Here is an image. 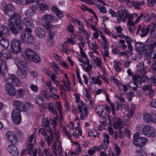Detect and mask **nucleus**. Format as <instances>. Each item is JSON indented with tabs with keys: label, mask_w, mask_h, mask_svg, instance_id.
<instances>
[{
	"label": "nucleus",
	"mask_w": 156,
	"mask_h": 156,
	"mask_svg": "<svg viewBox=\"0 0 156 156\" xmlns=\"http://www.w3.org/2000/svg\"><path fill=\"white\" fill-rule=\"evenodd\" d=\"M145 48H146V52L145 53V55L149 56V55L154 53V51L156 48V42H154L152 44H150L145 45Z\"/></svg>",
	"instance_id": "obj_8"
},
{
	"label": "nucleus",
	"mask_w": 156,
	"mask_h": 156,
	"mask_svg": "<svg viewBox=\"0 0 156 156\" xmlns=\"http://www.w3.org/2000/svg\"><path fill=\"white\" fill-rule=\"evenodd\" d=\"M109 44L108 42H104V44H102V47L104 49H108L109 48Z\"/></svg>",
	"instance_id": "obj_55"
},
{
	"label": "nucleus",
	"mask_w": 156,
	"mask_h": 156,
	"mask_svg": "<svg viewBox=\"0 0 156 156\" xmlns=\"http://www.w3.org/2000/svg\"><path fill=\"white\" fill-rule=\"evenodd\" d=\"M51 28H46L49 34V38L50 40H52L53 37L54 35L52 33L51 30Z\"/></svg>",
	"instance_id": "obj_42"
},
{
	"label": "nucleus",
	"mask_w": 156,
	"mask_h": 156,
	"mask_svg": "<svg viewBox=\"0 0 156 156\" xmlns=\"http://www.w3.org/2000/svg\"><path fill=\"white\" fill-rule=\"evenodd\" d=\"M52 9L53 12L55 14L58 18H60L63 16V13L62 12L55 6H52Z\"/></svg>",
	"instance_id": "obj_23"
},
{
	"label": "nucleus",
	"mask_w": 156,
	"mask_h": 156,
	"mask_svg": "<svg viewBox=\"0 0 156 156\" xmlns=\"http://www.w3.org/2000/svg\"><path fill=\"white\" fill-rule=\"evenodd\" d=\"M54 19V17L51 15L45 14L42 16L41 20L46 24V28H48L53 27V26L50 23L53 21Z\"/></svg>",
	"instance_id": "obj_6"
},
{
	"label": "nucleus",
	"mask_w": 156,
	"mask_h": 156,
	"mask_svg": "<svg viewBox=\"0 0 156 156\" xmlns=\"http://www.w3.org/2000/svg\"><path fill=\"white\" fill-rule=\"evenodd\" d=\"M143 119L144 121L147 122H149L152 120V116L147 113H144L143 115Z\"/></svg>",
	"instance_id": "obj_27"
},
{
	"label": "nucleus",
	"mask_w": 156,
	"mask_h": 156,
	"mask_svg": "<svg viewBox=\"0 0 156 156\" xmlns=\"http://www.w3.org/2000/svg\"><path fill=\"white\" fill-rule=\"evenodd\" d=\"M34 32L35 34L37 37L40 38H43L45 35V31L41 27L36 28Z\"/></svg>",
	"instance_id": "obj_12"
},
{
	"label": "nucleus",
	"mask_w": 156,
	"mask_h": 156,
	"mask_svg": "<svg viewBox=\"0 0 156 156\" xmlns=\"http://www.w3.org/2000/svg\"><path fill=\"white\" fill-rule=\"evenodd\" d=\"M17 74L18 76H20L22 78H25L27 77V74L26 68L18 69Z\"/></svg>",
	"instance_id": "obj_20"
},
{
	"label": "nucleus",
	"mask_w": 156,
	"mask_h": 156,
	"mask_svg": "<svg viewBox=\"0 0 156 156\" xmlns=\"http://www.w3.org/2000/svg\"><path fill=\"white\" fill-rule=\"evenodd\" d=\"M80 105H77V107L78 108V109L79 111V112L80 113H83V107H85V108H87L86 106L85 105L84 102L82 101H81L80 102Z\"/></svg>",
	"instance_id": "obj_34"
},
{
	"label": "nucleus",
	"mask_w": 156,
	"mask_h": 156,
	"mask_svg": "<svg viewBox=\"0 0 156 156\" xmlns=\"http://www.w3.org/2000/svg\"><path fill=\"white\" fill-rule=\"evenodd\" d=\"M95 111L101 117H104L106 115V113L104 111L102 106H97L96 108Z\"/></svg>",
	"instance_id": "obj_19"
},
{
	"label": "nucleus",
	"mask_w": 156,
	"mask_h": 156,
	"mask_svg": "<svg viewBox=\"0 0 156 156\" xmlns=\"http://www.w3.org/2000/svg\"><path fill=\"white\" fill-rule=\"evenodd\" d=\"M148 5L149 7L153 6L155 3V0H147Z\"/></svg>",
	"instance_id": "obj_41"
},
{
	"label": "nucleus",
	"mask_w": 156,
	"mask_h": 156,
	"mask_svg": "<svg viewBox=\"0 0 156 156\" xmlns=\"http://www.w3.org/2000/svg\"><path fill=\"white\" fill-rule=\"evenodd\" d=\"M125 134L129 138L130 135V131L127 128H126L124 130Z\"/></svg>",
	"instance_id": "obj_48"
},
{
	"label": "nucleus",
	"mask_w": 156,
	"mask_h": 156,
	"mask_svg": "<svg viewBox=\"0 0 156 156\" xmlns=\"http://www.w3.org/2000/svg\"><path fill=\"white\" fill-rule=\"evenodd\" d=\"M0 44L2 46L5 48H7L9 47V42L7 39L3 38L1 40Z\"/></svg>",
	"instance_id": "obj_24"
},
{
	"label": "nucleus",
	"mask_w": 156,
	"mask_h": 156,
	"mask_svg": "<svg viewBox=\"0 0 156 156\" xmlns=\"http://www.w3.org/2000/svg\"><path fill=\"white\" fill-rule=\"evenodd\" d=\"M20 37V41L22 43L32 44L35 42L33 36L26 31H23L21 33Z\"/></svg>",
	"instance_id": "obj_2"
},
{
	"label": "nucleus",
	"mask_w": 156,
	"mask_h": 156,
	"mask_svg": "<svg viewBox=\"0 0 156 156\" xmlns=\"http://www.w3.org/2000/svg\"><path fill=\"white\" fill-rule=\"evenodd\" d=\"M141 132L142 134L147 137H154L156 136V130L148 126L142 125Z\"/></svg>",
	"instance_id": "obj_3"
},
{
	"label": "nucleus",
	"mask_w": 156,
	"mask_h": 156,
	"mask_svg": "<svg viewBox=\"0 0 156 156\" xmlns=\"http://www.w3.org/2000/svg\"><path fill=\"white\" fill-rule=\"evenodd\" d=\"M133 142L136 146L140 147L144 145L147 142V140L146 138L141 137L138 139H134Z\"/></svg>",
	"instance_id": "obj_9"
},
{
	"label": "nucleus",
	"mask_w": 156,
	"mask_h": 156,
	"mask_svg": "<svg viewBox=\"0 0 156 156\" xmlns=\"http://www.w3.org/2000/svg\"><path fill=\"white\" fill-rule=\"evenodd\" d=\"M151 87L150 85H145L142 87V90L144 92H148L151 89Z\"/></svg>",
	"instance_id": "obj_39"
},
{
	"label": "nucleus",
	"mask_w": 156,
	"mask_h": 156,
	"mask_svg": "<svg viewBox=\"0 0 156 156\" xmlns=\"http://www.w3.org/2000/svg\"><path fill=\"white\" fill-rule=\"evenodd\" d=\"M92 83L94 84H98L99 85H101L102 83V82L100 80V78H96L94 77H93L92 78Z\"/></svg>",
	"instance_id": "obj_35"
},
{
	"label": "nucleus",
	"mask_w": 156,
	"mask_h": 156,
	"mask_svg": "<svg viewBox=\"0 0 156 156\" xmlns=\"http://www.w3.org/2000/svg\"><path fill=\"white\" fill-rule=\"evenodd\" d=\"M26 63L24 61H19L17 63V66L18 67V69H24L26 68Z\"/></svg>",
	"instance_id": "obj_29"
},
{
	"label": "nucleus",
	"mask_w": 156,
	"mask_h": 156,
	"mask_svg": "<svg viewBox=\"0 0 156 156\" xmlns=\"http://www.w3.org/2000/svg\"><path fill=\"white\" fill-rule=\"evenodd\" d=\"M9 79L12 81L13 85L16 86H20L21 83L17 77L15 75L10 74L9 75Z\"/></svg>",
	"instance_id": "obj_17"
},
{
	"label": "nucleus",
	"mask_w": 156,
	"mask_h": 156,
	"mask_svg": "<svg viewBox=\"0 0 156 156\" xmlns=\"http://www.w3.org/2000/svg\"><path fill=\"white\" fill-rule=\"evenodd\" d=\"M114 62H115V65L114 66V68L116 69L117 72H120V69L118 65L117 64H116L117 62L115 60H114Z\"/></svg>",
	"instance_id": "obj_56"
},
{
	"label": "nucleus",
	"mask_w": 156,
	"mask_h": 156,
	"mask_svg": "<svg viewBox=\"0 0 156 156\" xmlns=\"http://www.w3.org/2000/svg\"><path fill=\"white\" fill-rule=\"evenodd\" d=\"M12 104L15 107L14 109H19L23 112L27 111V108L21 101L18 100H14L13 101Z\"/></svg>",
	"instance_id": "obj_7"
},
{
	"label": "nucleus",
	"mask_w": 156,
	"mask_h": 156,
	"mask_svg": "<svg viewBox=\"0 0 156 156\" xmlns=\"http://www.w3.org/2000/svg\"><path fill=\"white\" fill-rule=\"evenodd\" d=\"M119 42L121 44L122 48L124 50L126 48V44H125V41L122 40H120Z\"/></svg>",
	"instance_id": "obj_50"
},
{
	"label": "nucleus",
	"mask_w": 156,
	"mask_h": 156,
	"mask_svg": "<svg viewBox=\"0 0 156 156\" xmlns=\"http://www.w3.org/2000/svg\"><path fill=\"white\" fill-rule=\"evenodd\" d=\"M15 11V7L12 5L9 4L5 6L4 8V12L7 15L10 16L12 12H14Z\"/></svg>",
	"instance_id": "obj_15"
},
{
	"label": "nucleus",
	"mask_w": 156,
	"mask_h": 156,
	"mask_svg": "<svg viewBox=\"0 0 156 156\" xmlns=\"http://www.w3.org/2000/svg\"><path fill=\"white\" fill-rule=\"evenodd\" d=\"M149 30L150 28L149 27H146V26H144L141 29L142 34H140V36L142 37H145L148 34Z\"/></svg>",
	"instance_id": "obj_21"
},
{
	"label": "nucleus",
	"mask_w": 156,
	"mask_h": 156,
	"mask_svg": "<svg viewBox=\"0 0 156 156\" xmlns=\"http://www.w3.org/2000/svg\"><path fill=\"white\" fill-rule=\"evenodd\" d=\"M35 53L31 49L29 48H27L25 51V54L28 59L30 60L32 58V57Z\"/></svg>",
	"instance_id": "obj_22"
},
{
	"label": "nucleus",
	"mask_w": 156,
	"mask_h": 156,
	"mask_svg": "<svg viewBox=\"0 0 156 156\" xmlns=\"http://www.w3.org/2000/svg\"><path fill=\"white\" fill-rule=\"evenodd\" d=\"M22 111L20 110L13 109L11 114V117L12 119L13 122L15 124H20L21 121V117L20 112Z\"/></svg>",
	"instance_id": "obj_4"
},
{
	"label": "nucleus",
	"mask_w": 156,
	"mask_h": 156,
	"mask_svg": "<svg viewBox=\"0 0 156 156\" xmlns=\"http://www.w3.org/2000/svg\"><path fill=\"white\" fill-rule=\"evenodd\" d=\"M9 21V27L14 34H17L22 30V19L19 14L14 13Z\"/></svg>",
	"instance_id": "obj_1"
},
{
	"label": "nucleus",
	"mask_w": 156,
	"mask_h": 156,
	"mask_svg": "<svg viewBox=\"0 0 156 156\" xmlns=\"http://www.w3.org/2000/svg\"><path fill=\"white\" fill-rule=\"evenodd\" d=\"M132 3L134 5V6L137 9L139 8V6L141 5V4L139 2L133 1L132 2Z\"/></svg>",
	"instance_id": "obj_52"
},
{
	"label": "nucleus",
	"mask_w": 156,
	"mask_h": 156,
	"mask_svg": "<svg viewBox=\"0 0 156 156\" xmlns=\"http://www.w3.org/2000/svg\"><path fill=\"white\" fill-rule=\"evenodd\" d=\"M2 55L6 59H8L12 57L11 52L9 51H6L2 54Z\"/></svg>",
	"instance_id": "obj_38"
},
{
	"label": "nucleus",
	"mask_w": 156,
	"mask_h": 156,
	"mask_svg": "<svg viewBox=\"0 0 156 156\" xmlns=\"http://www.w3.org/2000/svg\"><path fill=\"white\" fill-rule=\"evenodd\" d=\"M127 12V10H126L124 6L121 5L118 8V11L117 12L118 13L123 14H125Z\"/></svg>",
	"instance_id": "obj_30"
},
{
	"label": "nucleus",
	"mask_w": 156,
	"mask_h": 156,
	"mask_svg": "<svg viewBox=\"0 0 156 156\" xmlns=\"http://www.w3.org/2000/svg\"><path fill=\"white\" fill-rule=\"evenodd\" d=\"M111 80L112 82H114L116 84H118L119 83V81L117 79H116L113 76H112L111 77Z\"/></svg>",
	"instance_id": "obj_59"
},
{
	"label": "nucleus",
	"mask_w": 156,
	"mask_h": 156,
	"mask_svg": "<svg viewBox=\"0 0 156 156\" xmlns=\"http://www.w3.org/2000/svg\"><path fill=\"white\" fill-rule=\"evenodd\" d=\"M43 102V99L40 96H37L36 98V102L37 104L38 105L42 107L43 105L42 104Z\"/></svg>",
	"instance_id": "obj_33"
},
{
	"label": "nucleus",
	"mask_w": 156,
	"mask_h": 156,
	"mask_svg": "<svg viewBox=\"0 0 156 156\" xmlns=\"http://www.w3.org/2000/svg\"><path fill=\"white\" fill-rule=\"evenodd\" d=\"M20 44V41L17 39L12 40L10 43L11 51L15 53H19L21 50Z\"/></svg>",
	"instance_id": "obj_5"
},
{
	"label": "nucleus",
	"mask_w": 156,
	"mask_h": 156,
	"mask_svg": "<svg viewBox=\"0 0 156 156\" xmlns=\"http://www.w3.org/2000/svg\"><path fill=\"white\" fill-rule=\"evenodd\" d=\"M50 90V93L51 94H55L57 91V89L56 88L51 87V88L49 89Z\"/></svg>",
	"instance_id": "obj_62"
},
{
	"label": "nucleus",
	"mask_w": 156,
	"mask_h": 156,
	"mask_svg": "<svg viewBox=\"0 0 156 156\" xmlns=\"http://www.w3.org/2000/svg\"><path fill=\"white\" fill-rule=\"evenodd\" d=\"M2 69L3 71L6 70L7 69V66L5 62L0 59V75L3 77H5L6 74L3 71H2Z\"/></svg>",
	"instance_id": "obj_16"
},
{
	"label": "nucleus",
	"mask_w": 156,
	"mask_h": 156,
	"mask_svg": "<svg viewBox=\"0 0 156 156\" xmlns=\"http://www.w3.org/2000/svg\"><path fill=\"white\" fill-rule=\"evenodd\" d=\"M5 136L7 140L11 143H16L18 140V138L15 133L11 131H7Z\"/></svg>",
	"instance_id": "obj_10"
},
{
	"label": "nucleus",
	"mask_w": 156,
	"mask_h": 156,
	"mask_svg": "<svg viewBox=\"0 0 156 156\" xmlns=\"http://www.w3.org/2000/svg\"><path fill=\"white\" fill-rule=\"evenodd\" d=\"M5 89L7 93L10 96H14L15 95L16 92L15 89L11 84L7 83L6 84Z\"/></svg>",
	"instance_id": "obj_11"
},
{
	"label": "nucleus",
	"mask_w": 156,
	"mask_h": 156,
	"mask_svg": "<svg viewBox=\"0 0 156 156\" xmlns=\"http://www.w3.org/2000/svg\"><path fill=\"white\" fill-rule=\"evenodd\" d=\"M36 136V135L35 134H33L30 135L28 139V142H29V144H31V142L33 141V139Z\"/></svg>",
	"instance_id": "obj_47"
},
{
	"label": "nucleus",
	"mask_w": 156,
	"mask_h": 156,
	"mask_svg": "<svg viewBox=\"0 0 156 156\" xmlns=\"http://www.w3.org/2000/svg\"><path fill=\"white\" fill-rule=\"evenodd\" d=\"M145 45L142 42H137L135 44V50L138 52L145 53L146 52Z\"/></svg>",
	"instance_id": "obj_13"
},
{
	"label": "nucleus",
	"mask_w": 156,
	"mask_h": 156,
	"mask_svg": "<svg viewBox=\"0 0 156 156\" xmlns=\"http://www.w3.org/2000/svg\"><path fill=\"white\" fill-rule=\"evenodd\" d=\"M150 98L152 97L154 95V90L152 89L148 91V93L146 94Z\"/></svg>",
	"instance_id": "obj_46"
},
{
	"label": "nucleus",
	"mask_w": 156,
	"mask_h": 156,
	"mask_svg": "<svg viewBox=\"0 0 156 156\" xmlns=\"http://www.w3.org/2000/svg\"><path fill=\"white\" fill-rule=\"evenodd\" d=\"M51 80L54 82L57 81V80L58 79L57 77L54 74H52L51 76Z\"/></svg>",
	"instance_id": "obj_63"
},
{
	"label": "nucleus",
	"mask_w": 156,
	"mask_h": 156,
	"mask_svg": "<svg viewBox=\"0 0 156 156\" xmlns=\"http://www.w3.org/2000/svg\"><path fill=\"white\" fill-rule=\"evenodd\" d=\"M118 131L119 132V137L121 139L123 136V134L122 129L121 128H119L118 129Z\"/></svg>",
	"instance_id": "obj_64"
},
{
	"label": "nucleus",
	"mask_w": 156,
	"mask_h": 156,
	"mask_svg": "<svg viewBox=\"0 0 156 156\" xmlns=\"http://www.w3.org/2000/svg\"><path fill=\"white\" fill-rule=\"evenodd\" d=\"M122 121L120 119H118L117 121L115 122L114 125L115 129L120 128V126L122 125Z\"/></svg>",
	"instance_id": "obj_36"
},
{
	"label": "nucleus",
	"mask_w": 156,
	"mask_h": 156,
	"mask_svg": "<svg viewBox=\"0 0 156 156\" xmlns=\"http://www.w3.org/2000/svg\"><path fill=\"white\" fill-rule=\"evenodd\" d=\"M23 23L27 27H33L34 26L33 21L31 19L28 17L24 18Z\"/></svg>",
	"instance_id": "obj_18"
},
{
	"label": "nucleus",
	"mask_w": 156,
	"mask_h": 156,
	"mask_svg": "<svg viewBox=\"0 0 156 156\" xmlns=\"http://www.w3.org/2000/svg\"><path fill=\"white\" fill-rule=\"evenodd\" d=\"M30 60L35 63H39L41 61V58L38 55L35 53Z\"/></svg>",
	"instance_id": "obj_28"
},
{
	"label": "nucleus",
	"mask_w": 156,
	"mask_h": 156,
	"mask_svg": "<svg viewBox=\"0 0 156 156\" xmlns=\"http://www.w3.org/2000/svg\"><path fill=\"white\" fill-rule=\"evenodd\" d=\"M17 97H20L22 98L24 95L25 92L24 90L22 89H19L17 90L16 92Z\"/></svg>",
	"instance_id": "obj_31"
},
{
	"label": "nucleus",
	"mask_w": 156,
	"mask_h": 156,
	"mask_svg": "<svg viewBox=\"0 0 156 156\" xmlns=\"http://www.w3.org/2000/svg\"><path fill=\"white\" fill-rule=\"evenodd\" d=\"M27 149L28 150V154L29 155H31L32 152L34 150V145L33 144H28L26 146Z\"/></svg>",
	"instance_id": "obj_32"
},
{
	"label": "nucleus",
	"mask_w": 156,
	"mask_h": 156,
	"mask_svg": "<svg viewBox=\"0 0 156 156\" xmlns=\"http://www.w3.org/2000/svg\"><path fill=\"white\" fill-rule=\"evenodd\" d=\"M41 9L43 11L47 10L48 9V7L45 4H43V3L42 5H39Z\"/></svg>",
	"instance_id": "obj_53"
},
{
	"label": "nucleus",
	"mask_w": 156,
	"mask_h": 156,
	"mask_svg": "<svg viewBox=\"0 0 156 156\" xmlns=\"http://www.w3.org/2000/svg\"><path fill=\"white\" fill-rule=\"evenodd\" d=\"M126 94L127 96L129 97V101L131 100L132 98L133 97L134 95L133 92L130 91H129V92H127Z\"/></svg>",
	"instance_id": "obj_54"
},
{
	"label": "nucleus",
	"mask_w": 156,
	"mask_h": 156,
	"mask_svg": "<svg viewBox=\"0 0 156 156\" xmlns=\"http://www.w3.org/2000/svg\"><path fill=\"white\" fill-rule=\"evenodd\" d=\"M30 87L31 89L35 92H36L38 89V87L35 85H32Z\"/></svg>",
	"instance_id": "obj_57"
},
{
	"label": "nucleus",
	"mask_w": 156,
	"mask_h": 156,
	"mask_svg": "<svg viewBox=\"0 0 156 156\" xmlns=\"http://www.w3.org/2000/svg\"><path fill=\"white\" fill-rule=\"evenodd\" d=\"M48 109L49 110L51 111L54 114H55L56 113L55 110V108L54 107H50L49 106L48 107Z\"/></svg>",
	"instance_id": "obj_60"
},
{
	"label": "nucleus",
	"mask_w": 156,
	"mask_h": 156,
	"mask_svg": "<svg viewBox=\"0 0 156 156\" xmlns=\"http://www.w3.org/2000/svg\"><path fill=\"white\" fill-rule=\"evenodd\" d=\"M115 149L117 155H119L121 152L120 149L117 144L115 145Z\"/></svg>",
	"instance_id": "obj_44"
},
{
	"label": "nucleus",
	"mask_w": 156,
	"mask_h": 156,
	"mask_svg": "<svg viewBox=\"0 0 156 156\" xmlns=\"http://www.w3.org/2000/svg\"><path fill=\"white\" fill-rule=\"evenodd\" d=\"M109 13L110 14L113 16L116 17L117 15L116 13L112 9H110L109 10Z\"/></svg>",
	"instance_id": "obj_58"
},
{
	"label": "nucleus",
	"mask_w": 156,
	"mask_h": 156,
	"mask_svg": "<svg viewBox=\"0 0 156 156\" xmlns=\"http://www.w3.org/2000/svg\"><path fill=\"white\" fill-rule=\"evenodd\" d=\"M8 151L14 156H17L19 154V152L16 147L14 145H10L7 148Z\"/></svg>",
	"instance_id": "obj_14"
},
{
	"label": "nucleus",
	"mask_w": 156,
	"mask_h": 156,
	"mask_svg": "<svg viewBox=\"0 0 156 156\" xmlns=\"http://www.w3.org/2000/svg\"><path fill=\"white\" fill-rule=\"evenodd\" d=\"M79 47L80 50V53L81 55L83 58H87V56L86 54L83 52L81 47L80 46H79Z\"/></svg>",
	"instance_id": "obj_49"
},
{
	"label": "nucleus",
	"mask_w": 156,
	"mask_h": 156,
	"mask_svg": "<svg viewBox=\"0 0 156 156\" xmlns=\"http://www.w3.org/2000/svg\"><path fill=\"white\" fill-rule=\"evenodd\" d=\"M94 62H95L96 66L101 67V59L98 57H96L95 59L94 58Z\"/></svg>",
	"instance_id": "obj_37"
},
{
	"label": "nucleus",
	"mask_w": 156,
	"mask_h": 156,
	"mask_svg": "<svg viewBox=\"0 0 156 156\" xmlns=\"http://www.w3.org/2000/svg\"><path fill=\"white\" fill-rule=\"evenodd\" d=\"M124 14H123L118 13V17L117 18V20L118 21L117 23H120V21L122 20V17L124 16Z\"/></svg>",
	"instance_id": "obj_43"
},
{
	"label": "nucleus",
	"mask_w": 156,
	"mask_h": 156,
	"mask_svg": "<svg viewBox=\"0 0 156 156\" xmlns=\"http://www.w3.org/2000/svg\"><path fill=\"white\" fill-rule=\"evenodd\" d=\"M98 6H99V5H97V8H98L99 9L100 12L101 13H105L107 12V11L104 7L101 6L100 7L98 8Z\"/></svg>",
	"instance_id": "obj_45"
},
{
	"label": "nucleus",
	"mask_w": 156,
	"mask_h": 156,
	"mask_svg": "<svg viewBox=\"0 0 156 156\" xmlns=\"http://www.w3.org/2000/svg\"><path fill=\"white\" fill-rule=\"evenodd\" d=\"M125 15H126L127 18L129 20H132L133 18V17L132 16V15H130L127 12L125 14Z\"/></svg>",
	"instance_id": "obj_61"
},
{
	"label": "nucleus",
	"mask_w": 156,
	"mask_h": 156,
	"mask_svg": "<svg viewBox=\"0 0 156 156\" xmlns=\"http://www.w3.org/2000/svg\"><path fill=\"white\" fill-rule=\"evenodd\" d=\"M34 11H33L32 9H30L27 11L25 13V15L27 16H32L34 14Z\"/></svg>",
	"instance_id": "obj_40"
},
{
	"label": "nucleus",
	"mask_w": 156,
	"mask_h": 156,
	"mask_svg": "<svg viewBox=\"0 0 156 156\" xmlns=\"http://www.w3.org/2000/svg\"><path fill=\"white\" fill-rule=\"evenodd\" d=\"M151 107L154 108H156V100H152L150 103Z\"/></svg>",
	"instance_id": "obj_51"
},
{
	"label": "nucleus",
	"mask_w": 156,
	"mask_h": 156,
	"mask_svg": "<svg viewBox=\"0 0 156 156\" xmlns=\"http://www.w3.org/2000/svg\"><path fill=\"white\" fill-rule=\"evenodd\" d=\"M0 28L3 32V34L5 36H8L10 35V31L7 26H4L1 27Z\"/></svg>",
	"instance_id": "obj_26"
},
{
	"label": "nucleus",
	"mask_w": 156,
	"mask_h": 156,
	"mask_svg": "<svg viewBox=\"0 0 156 156\" xmlns=\"http://www.w3.org/2000/svg\"><path fill=\"white\" fill-rule=\"evenodd\" d=\"M140 76L138 74H134L133 75L132 79L133 83L134 85L137 86V83H141V81L138 79L140 78Z\"/></svg>",
	"instance_id": "obj_25"
}]
</instances>
